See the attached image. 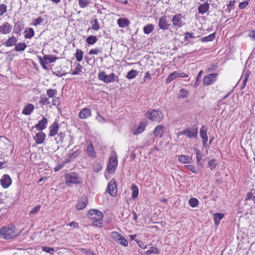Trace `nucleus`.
Listing matches in <instances>:
<instances>
[{"instance_id": "nucleus-1", "label": "nucleus", "mask_w": 255, "mask_h": 255, "mask_svg": "<svg viewBox=\"0 0 255 255\" xmlns=\"http://www.w3.org/2000/svg\"><path fill=\"white\" fill-rule=\"evenodd\" d=\"M21 232L16 230L14 225L9 224L0 228V237L5 240L11 239L18 236Z\"/></svg>"}, {"instance_id": "nucleus-2", "label": "nucleus", "mask_w": 255, "mask_h": 255, "mask_svg": "<svg viewBox=\"0 0 255 255\" xmlns=\"http://www.w3.org/2000/svg\"><path fill=\"white\" fill-rule=\"evenodd\" d=\"M87 217L88 219L93 221V226L101 227L102 226V220L104 215L101 211L96 209L90 210L88 211Z\"/></svg>"}, {"instance_id": "nucleus-3", "label": "nucleus", "mask_w": 255, "mask_h": 255, "mask_svg": "<svg viewBox=\"0 0 255 255\" xmlns=\"http://www.w3.org/2000/svg\"><path fill=\"white\" fill-rule=\"evenodd\" d=\"M65 183L67 186H72L73 184H79L82 183V179L76 172H72L65 175Z\"/></svg>"}, {"instance_id": "nucleus-4", "label": "nucleus", "mask_w": 255, "mask_h": 255, "mask_svg": "<svg viewBox=\"0 0 255 255\" xmlns=\"http://www.w3.org/2000/svg\"><path fill=\"white\" fill-rule=\"evenodd\" d=\"M198 128L196 126L186 128L178 132V135H185L189 138H196L197 136Z\"/></svg>"}, {"instance_id": "nucleus-5", "label": "nucleus", "mask_w": 255, "mask_h": 255, "mask_svg": "<svg viewBox=\"0 0 255 255\" xmlns=\"http://www.w3.org/2000/svg\"><path fill=\"white\" fill-rule=\"evenodd\" d=\"M98 78L104 83L113 82L115 80L116 75L112 73L109 75H106L105 72L101 71L98 73Z\"/></svg>"}, {"instance_id": "nucleus-6", "label": "nucleus", "mask_w": 255, "mask_h": 255, "mask_svg": "<svg viewBox=\"0 0 255 255\" xmlns=\"http://www.w3.org/2000/svg\"><path fill=\"white\" fill-rule=\"evenodd\" d=\"M172 22L173 26L176 29L181 28L185 24L183 20V16L181 13L176 14L173 15Z\"/></svg>"}, {"instance_id": "nucleus-7", "label": "nucleus", "mask_w": 255, "mask_h": 255, "mask_svg": "<svg viewBox=\"0 0 255 255\" xmlns=\"http://www.w3.org/2000/svg\"><path fill=\"white\" fill-rule=\"evenodd\" d=\"M107 192L113 197H116L117 195V186L114 179H112L108 183Z\"/></svg>"}, {"instance_id": "nucleus-8", "label": "nucleus", "mask_w": 255, "mask_h": 255, "mask_svg": "<svg viewBox=\"0 0 255 255\" xmlns=\"http://www.w3.org/2000/svg\"><path fill=\"white\" fill-rule=\"evenodd\" d=\"M218 74L213 73L207 75L203 80V84L204 86H209L214 84L217 80Z\"/></svg>"}, {"instance_id": "nucleus-9", "label": "nucleus", "mask_w": 255, "mask_h": 255, "mask_svg": "<svg viewBox=\"0 0 255 255\" xmlns=\"http://www.w3.org/2000/svg\"><path fill=\"white\" fill-rule=\"evenodd\" d=\"M146 117L151 121L159 123L163 119L162 113H146Z\"/></svg>"}, {"instance_id": "nucleus-10", "label": "nucleus", "mask_w": 255, "mask_h": 255, "mask_svg": "<svg viewBox=\"0 0 255 255\" xmlns=\"http://www.w3.org/2000/svg\"><path fill=\"white\" fill-rule=\"evenodd\" d=\"M12 26L8 22H5L0 25V34H7L11 32Z\"/></svg>"}, {"instance_id": "nucleus-11", "label": "nucleus", "mask_w": 255, "mask_h": 255, "mask_svg": "<svg viewBox=\"0 0 255 255\" xmlns=\"http://www.w3.org/2000/svg\"><path fill=\"white\" fill-rule=\"evenodd\" d=\"M11 179L8 174H4L0 179V184L3 188H7L11 184Z\"/></svg>"}, {"instance_id": "nucleus-12", "label": "nucleus", "mask_w": 255, "mask_h": 255, "mask_svg": "<svg viewBox=\"0 0 255 255\" xmlns=\"http://www.w3.org/2000/svg\"><path fill=\"white\" fill-rule=\"evenodd\" d=\"M158 26L159 28L162 30L169 29L170 24L168 23L166 16L164 15L159 18Z\"/></svg>"}, {"instance_id": "nucleus-13", "label": "nucleus", "mask_w": 255, "mask_h": 255, "mask_svg": "<svg viewBox=\"0 0 255 255\" xmlns=\"http://www.w3.org/2000/svg\"><path fill=\"white\" fill-rule=\"evenodd\" d=\"M118 164L117 158L115 156H112L110 158L109 165L107 167V170L109 173H113L115 171V167Z\"/></svg>"}, {"instance_id": "nucleus-14", "label": "nucleus", "mask_w": 255, "mask_h": 255, "mask_svg": "<svg viewBox=\"0 0 255 255\" xmlns=\"http://www.w3.org/2000/svg\"><path fill=\"white\" fill-rule=\"evenodd\" d=\"M146 124V120L144 119L140 121L137 128L133 131V134L137 135L142 133L145 130Z\"/></svg>"}, {"instance_id": "nucleus-15", "label": "nucleus", "mask_w": 255, "mask_h": 255, "mask_svg": "<svg viewBox=\"0 0 255 255\" xmlns=\"http://www.w3.org/2000/svg\"><path fill=\"white\" fill-rule=\"evenodd\" d=\"M59 128V124L57 122H54L52 125H51L49 128V136H55L58 132Z\"/></svg>"}, {"instance_id": "nucleus-16", "label": "nucleus", "mask_w": 255, "mask_h": 255, "mask_svg": "<svg viewBox=\"0 0 255 255\" xmlns=\"http://www.w3.org/2000/svg\"><path fill=\"white\" fill-rule=\"evenodd\" d=\"M47 124V120L46 118L43 117L38 123L34 126V128L38 130L42 131L46 128Z\"/></svg>"}, {"instance_id": "nucleus-17", "label": "nucleus", "mask_w": 255, "mask_h": 255, "mask_svg": "<svg viewBox=\"0 0 255 255\" xmlns=\"http://www.w3.org/2000/svg\"><path fill=\"white\" fill-rule=\"evenodd\" d=\"M79 153V149L74 151V149H72L71 150H70V152L67 154V156L64 161L67 163L70 162L72 160V159L76 158L78 156V154Z\"/></svg>"}, {"instance_id": "nucleus-18", "label": "nucleus", "mask_w": 255, "mask_h": 255, "mask_svg": "<svg viewBox=\"0 0 255 255\" xmlns=\"http://www.w3.org/2000/svg\"><path fill=\"white\" fill-rule=\"evenodd\" d=\"M46 137V134L42 131H40L38 133H36L35 137H34V139H35V142L37 144H40L42 143Z\"/></svg>"}, {"instance_id": "nucleus-19", "label": "nucleus", "mask_w": 255, "mask_h": 255, "mask_svg": "<svg viewBox=\"0 0 255 255\" xmlns=\"http://www.w3.org/2000/svg\"><path fill=\"white\" fill-rule=\"evenodd\" d=\"M17 41V38L13 35L8 37V38L3 43V45L6 47H11L15 45Z\"/></svg>"}, {"instance_id": "nucleus-20", "label": "nucleus", "mask_w": 255, "mask_h": 255, "mask_svg": "<svg viewBox=\"0 0 255 255\" xmlns=\"http://www.w3.org/2000/svg\"><path fill=\"white\" fill-rule=\"evenodd\" d=\"M164 127L161 125L156 126L154 130L153 134L156 137L161 138L164 132Z\"/></svg>"}, {"instance_id": "nucleus-21", "label": "nucleus", "mask_w": 255, "mask_h": 255, "mask_svg": "<svg viewBox=\"0 0 255 255\" xmlns=\"http://www.w3.org/2000/svg\"><path fill=\"white\" fill-rule=\"evenodd\" d=\"M90 24L91 25V29L94 31H98L100 29V23L98 19L94 17L90 21Z\"/></svg>"}, {"instance_id": "nucleus-22", "label": "nucleus", "mask_w": 255, "mask_h": 255, "mask_svg": "<svg viewBox=\"0 0 255 255\" xmlns=\"http://www.w3.org/2000/svg\"><path fill=\"white\" fill-rule=\"evenodd\" d=\"M209 8V3L206 1L199 5L198 8V12L200 14H204L206 13Z\"/></svg>"}, {"instance_id": "nucleus-23", "label": "nucleus", "mask_w": 255, "mask_h": 255, "mask_svg": "<svg viewBox=\"0 0 255 255\" xmlns=\"http://www.w3.org/2000/svg\"><path fill=\"white\" fill-rule=\"evenodd\" d=\"M117 24L120 28H125L129 25L130 21L126 18H120L117 20Z\"/></svg>"}, {"instance_id": "nucleus-24", "label": "nucleus", "mask_w": 255, "mask_h": 255, "mask_svg": "<svg viewBox=\"0 0 255 255\" xmlns=\"http://www.w3.org/2000/svg\"><path fill=\"white\" fill-rule=\"evenodd\" d=\"M86 151L88 155L91 157H96V152H95L93 145L91 142L87 146Z\"/></svg>"}, {"instance_id": "nucleus-25", "label": "nucleus", "mask_w": 255, "mask_h": 255, "mask_svg": "<svg viewBox=\"0 0 255 255\" xmlns=\"http://www.w3.org/2000/svg\"><path fill=\"white\" fill-rule=\"evenodd\" d=\"M24 37L25 39H31L35 34L34 31L32 28H26L23 32Z\"/></svg>"}, {"instance_id": "nucleus-26", "label": "nucleus", "mask_w": 255, "mask_h": 255, "mask_svg": "<svg viewBox=\"0 0 255 255\" xmlns=\"http://www.w3.org/2000/svg\"><path fill=\"white\" fill-rule=\"evenodd\" d=\"M88 204V199L87 198L79 201L76 206V209L78 210H82L85 208Z\"/></svg>"}, {"instance_id": "nucleus-27", "label": "nucleus", "mask_w": 255, "mask_h": 255, "mask_svg": "<svg viewBox=\"0 0 255 255\" xmlns=\"http://www.w3.org/2000/svg\"><path fill=\"white\" fill-rule=\"evenodd\" d=\"M178 77L179 72L176 71H174L170 75H169L167 77L166 79V83L169 84L171 83L172 81H173L174 79Z\"/></svg>"}, {"instance_id": "nucleus-28", "label": "nucleus", "mask_w": 255, "mask_h": 255, "mask_svg": "<svg viewBox=\"0 0 255 255\" xmlns=\"http://www.w3.org/2000/svg\"><path fill=\"white\" fill-rule=\"evenodd\" d=\"M224 214L223 213H215L213 215V219L215 222V224L216 225H219L220 221L224 217Z\"/></svg>"}, {"instance_id": "nucleus-29", "label": "nucleus", "mask_w": 255, "mask_h": 255, "mask_svg": "<svg viewBox=\"0 0 255 255\" xmlns=\"http://www.w3.org/2000/svg\"><path fill=\"white\" fill-rule=\"evenodd\" d=\"M178 160L182 163H189L191 162V157L187 155H180L178 156Z\"/></svg>"}, {"instance_id": "nucleus-30", "label": "nucleus", "mask_w": 255, "mask_h": 255, "mask_svg": "<svg viewBox=\"0 0 255 255\" xmlns=\"http://www.w3.org/2000/svg\"><path fill=\"white\" fill-rule=\"evenodd\" d=\"M57 59V57L52 55H45L42 58L45 61H47L48 64L54 62Z\"/></svg>"}, {"instance_id": "nucleus-31", "label": "nucleus", "mask_w": 255, "mask_h": 255, "mask_svg": "<svg viewBox=\"0 0 255 255\" xmlns=\"http://www.w3.org/2000/svg\"><path fill=\"white\" fill-rule=\"evenodd\" d=\"M253 200L255 202V189H251L246 195L245 200Z\"/></svg>"}, {"instance_id": "nucleus-32", "label": "nucleus", "mask_w": 255, "mask_h": 255, "mask_svg": "<svg viewBox=\"0 0 255 255\" xmlns=\"http://www.w3.org/2000/svg\"><path fill=\"white\" fill-rule=\"evenodd\" d=\"M154 30V25L151 23H148L143 27V30L144 34H149Z\"/></svg>"}, {"instance_id": "nucleus-33", "label": "nucleus", "mask_w": 255, "mask_h": 255, "mask_svg": "<svg viewBox=\"0 0 255 255\" xmlns=\"http://www.w3.org/2000/svg\"><path fill=\"white\" fill-rule=\"evenodd\" d=\"M27 45L24 42H19L16 43L14 47V50L15 51H23L26 48Z\"/></svg>"}, {"instance_id": "nucleus-34", "label": "nucleus", "mask_w": 255, "mask_h": 255, "mask_svg": "<svg viewBox=\"0 0 255 255\" xmlns=\"http://www.w3.org/2000/svg\"><path fill=\"white\" fill-rule=\"evenodd\" d=\"M189 96V92L185 89H181L180 90L178 94V98L179 99H184L187 98Z\"/></svg>"}, {"instance_id": "nucleus-35", "label": "nucleus", "mask_w": 255, "mask_h": 255, "mask_svg": "<svg viewBox=\"0 0 255 255\" xmlns=\"http://www.w3.org/2000/svg\"><path fill=\"white\" fill-rule=\"evenodd\" d=\"M74 55L77 61L81 62L82 61L83 57V52L82 50L77 49Z\"/></svg>"}, {"instance_id": "nucleus-36", "label": "nucleus", "mask_w": 255, "mask_h": 255, "mask_svg": "<svg viewBox=\"0 0 255 255\" xmlns=\"http://www.w3.org/2000/svg\"><path fill=\"white\" fill-rule=\"evenodd\" d=\"M138 75V71L136 70L132 69L128 71L126 75L128 79H132L136 77Z\"/></svg>"}, {"instance_id": "nucleus-37", "label": "nucleus", "mask_w": 255, "mask_h": 255, "mask_svg": "<svg viewBox=\"0 0 255 255\" xmlns=\"http://www.w3.org/2000/svg\"><path fill=\"white\" fill-rule=\"evenodd\" d=\"M98 41L97 37L95 35H90L86 39V42L89 45H93Z\"/></svg>"}, {"instance_id": "nucleus-38", "label": "nucleus", "mask_w": 255, "mask_h": 255, "mask_svg": "<svg viewBox=\"0 0 255 255\" xmlns=\"http://www.w3.org/2000/svg\"><path fill=\"white\" fill-rule=\"evenodd\" d=\"M131 190L132 191L131 197L133 199L136 198L138 196L139 192L138 187L135 184H132L131 187Z\"/></svg>"}, {"instance_id": "nucleus-39", "label": "nucleus", "mask_w": 255, "mask_h": 255, "mask_svg": "<svg viewBox=\"0 0 255 255\" xmlns=\"http://www.w3.org/2000/svg\"><path fill=\"white\" fill-rule=\"evenodd\" d=\"M194 150L196 155L197 163L198 165H202L203 164V162L201 161L202 156L201 152L199 150L197 149V148H195Z\"/></svg>"}, {"instance_id": "nucleus-40", "label": "nucleus", "mask_w": 255, "mask_h": 255, "mask_svg": "<svg viewBox=\"0 0 255 255\" xmlns=\"http://www.w3.org/2000/svg\"><path fill=\"white\" fill-rule=\"evenodd\" d=\"M43 21V18L41 16H39L37 18L33 19L30 24L32 26H37L42 23Z\"/></svg>"}, {"instance_id": "nucleus-41", "label": "nucleus", "mask_w": 255, "mask_h": 255, "mask_svg": "<svg viewBox=\"0 0 255 255\" xmlns=\"http://www.w3.org/2000/svg\"><path fill=\"white\" fill-rule=\"evenodd\" d=\"M215 38V34L214 33L209 34V35L202 37L201 41L202 42H208L213 41Z\"/></svg>"}, {"instance_id": "nucleus-42", "label": "nucleus", "mask_w": 255, "mask_h": 255, "mask_svg": "<svg viewBox=\"0 0 255 255\" xmlns=\"http://www.w3.org/2000/svg\"><path fill=\"white\" fill-rule=\"evenodd\" d=\"M199 37V36H195L194 34L192 32H187L184 34V40L185 41H189L190 39L195 38Z\"/></svg>"}, {"instance_id": "nucleus-43", "label": "nucleus", "mask_w": 255, "mask_h": 255, "mask_svg": "<svg viewBox=\"0 0 255 255\" xmlns=\"http://www.w3.org/2000/svg\"><path fill=\"white\" fill-rule=\"evenodd\" d=\"M82 66L80 64L78 63L75 69L72 71L71 74L74 75L79 74L81 72H82Z\"/></svg>"}, {"instance_id": "nucleus-44", "label": "nucleus", "mask_w": 255, "mask_h": 255, "mask_svg": "<svg viewBox=\"0 0 255 255\" xmlns=\"http://www.w3.org/2000/svg\"><path fill=\"white\" fill-rule=\"evenodd\" d=\"M23 25L19 21L15 23L14 26V29L16 33H18L22 30Z\"/></svg>"}, {"instance_id": "nucleus-45", "label": "nucleus", "mask_w": 255, "mask_h": 255, "mask_svg": "<svg viewBox=\"0 0 255 255\" xmlns=\"http://www.w3.org/2000/svg\"><path fill=\"white\" fill-rule=\"evenodd\" d=\"M199 201L197 199L195 198H191L189 201V204L192 207H196L198 205Z\"/></svg>"}, {"instance_id": "nucleus-46", "label": "nucleus", "mask_w": 255, "mask_h": 255, "mask_svg": "<svg viewBox=\"0 0 255 255\" xmlns=\"http://www.w3.org/2000/svg\"><path fill=\"white\" fill-rule=\"evenodd\" d=\"M57 91L56 89H49L46 91L47 95L49 98H53L57 94Z\"/></svg>"}, {"instance_id": "nucleus-47", "label": "nucleus", "mask_w": 255, "mask_h": 255, "mask_svg": "<svg viewBox=\"0 0 255 255\" xmlns=\"http://www.w3.org/2000/svg\"><path fill=\"white\" fill-rule=\"evenodd\" d=\"M111 236L112 239L115 241V242H118L119 241V239L122 235L120 234V233L117 232H113L111 233Z\"/></svg>"}, {"instance_id": "nucleus-48", "label": "nucleus", "mask_w": 255, "mask_h": 255, "mask_svg": "<svg viewBox=\"0 0 255 255\" xmlns=\"http://www.w3.org/2000/svg\"><path fill=\"white\" fill-rule=\"evenodd\" d=\"M208 164L210 169L214 170L217 165V160L212 159L209 161Z\"/></svg>"}, {"instance_id": "nucleus-49", "label": "nucleus", "mask_w": 255, "mask_h": 255, "mask_svg": "<svg viewBox=\"0 0 255 255\" xmlns=\"http://www.w3.org/2000/svg\"><path fill=\"white\" fill-rule=\"evenodd\" d=\"M207 128L205 126H202L200 129V135L201 138L207 137Z\"/></svg>"}, {"instance_id": "nucleus-50", "label": "nucleus", "mask_w": 255, "mask_h": 255, "mask_svg": "<svg viewBox=\"0 0 255 255\" xmlns=\"http://www.w3.org/2000/svg\"><path fill=\"white\" fill-rule=\"evenodd\" d=\"M78 2L80 7L85 8L90 3V0H78Z\"/></svg>"}, {"instance_id": "nucleus-51", "label": "nucleus", "mask_w": 255, "mask_h": 255, "mask_svg": "<svg viewBox=\"0 0 255 255\" xmlns=\"http://www.w3.org/2000/svg\"><path fill=\"white\" fill-rule=\"evenodd\" d=\"M34 108V107L33 105L28 104L24 107L22 112H32Z\"/></svg>"}, {"instance_id": "nucleus-52", "label": "nucleus", "mask_w": 255, "mask_h": 255, "mask_svg": "<svg viewBox=\"0 0 255 255\" xmlns=\"http://www.w3.org/2000/svg\"><path fill=\"white\" fill-rule=\"evenodd\" d=\"M103 167L101 163H96L93 165V170L95 172H98L101 171Z\"/></svg>"}, {"instance_id": "nucleus-53", "label": "nucleus", "mask_w": 255, "mask_h": 255, "mask_svg": "<svg viewBox=\"0 0 255 255\" xmlns=\"http://www.w3.org/2000/svg\"><path fill=\"white\" fill-rule=\"evenodd\" d=\"M120 245L124 247H127L128 245V242L127 239L123 236L119 239V241L118 242Z\"/></svg>"}, {"instance_id": "nucleus-54", "label": "nucleus", "mask_w": 255, "mask_h": 255, "mask_svg": "<svg viewBox=\"0 0 255 255\" xmlns=\"http://www.w3.org/2000/svg\"><path fill=\"white\" fill-rule=\"evenodd\" d=\"M249 77H250V73H245V75L244 76V79L243 81L242 89H244L246 87V86L247 85V83L249 80Z\"/></svg>"}, {"instance_id": "nucleus-55", "label": "nucleus", "mask_w": 255, "mask_h": 255, "mask_svg": "<svg viewBox=\"0 0 255 255\" xmlns=\"http://www.w3.org/2000/svg\"><path fill=\"white\" fill-rule=\"evenodd\" d=\"M41 249L42 251L45 252L47 253H49L51 255L53 254V252L54 251V248L52 247H42Z\"/></svg>"}, {"instance_id": "nucleus-56", "label": "nucleus", "mask_w": 255, "mask_h": 255, "mask_svg": "<svg viewBox=\"0 0 255 255\" xmlns=\"http://www.w3.org/2000/svg\"><path fill=\"white\" fill-rule=\"evenodd\" d=\"M7 11L6 4L2 3L0 4V16L3 15Z\"/></svg>"}, {"instance_id": "nucleus-57", "label": "nucleus", "mask_w": 255, "mask_h": 255, "mask_svg": "<svg viewBox=\"0 0 255 255\" xmlns=\"http://www.w3.org/2000/svg\"><path fill=\"white\" fill-rule=\"evenodd\" d=\"M52 105L56 107L59 110L60 106V101L58 97H55L52 100Z\"/></svg>"}, {"instance_id": "nucleus-58", "label": "nucleus", "mask_w": 255, "mask_h": 255, "mask_svg": "<svg viewBox=\"0 0 255 255\" xmlns=\"http://www.w3.org/2000/svg\"><path fill=\"white\" fill-rule=\"evenodd\" d=\"M81 250L85 255H96L94 251L90 249H82Z\"/></svg>"}, {"instance_id": "nucleus-59", "label": "nucleus", "mask_w": 255, "mask_h": 255, "mask_svg": "<svg viewBox=\"0 0 255 255\" xmlns=\"http://www.w3.org/2000/svg\"><path fill=\"white\" fill-rule=\"evenodd\" d=\"M56 134H57L58 137H59V142H60L61 143L63 142L64 141V138L66 136L65 131H60L59 132H58V133L57 132V133Z\"/></svg>"}, {"instance_id": "nucleus-60", "label": "nucleus", "mask_w": 255, "mask_h": 255, "mask_svg": "<svg viewBox=\"0 0 255 255\" xmlns=\"http://www.w3.org/2000/svg\"><path fill=\"white\" fill-rule=\"evenodd\" d=\"M152 253L158 254L159 252L158 249L156 247H152L150 248V250L146 252V254L148 255H149Z\"/></svg>"}, {"instance_id": "nucleus-61", "label": "nucleus", "mask_w": 255, "mask_h": 255, "mask_svg": "<svg viewBox=\"0 0 255 255\" xmlns=\"http://www.w3.org/2000/svg\"><path fill=\"white\" fill-rule=\"evenodd\" d=\"M67 163L65 162V161L63 162H62L61 163H59L54 168V170L55 172L58 171L61 169Z\"/></svg>"}, {"instance_id": "nucleus-62", "label": "nucleus", "mask_w": 255, "mask_h": 255, "mask_svg": "<svg viewBox=\"0 0 255 255\" xmlns=\"http://www.w3.org/2000/svg\"><path fill=\"white\" fill-rule=\"evenodd\" d=\"M249 4V1L246 0L241 2L239 4V7L240 9H243L245 8Z\"/></svg>"}, {"instance_id": "nucleus-63", "label": "nucleus", "mask_w": 255, "mask_h": 255, "mask_svg": "<svg viewBox=\"0 0 255 255\" xmlns=\"http://www.w3.org/2000/svg\"><path fill=\"white\" fill-rule=\"evenodd\" d=\"M79 118L81 119H86L91 115V113H79Z\"/></svg>"}, {"instance_id": "nucleus-64", "label": "nucleus", "mask_w": 255, "mask_h": 255, "mask_svg": "<svg viewBox=\"0 0 255 255\" xmlns=\"http://www.w3.org/2000/svg\"><path fill=\"white\" fill-rule=\"evenodd\" d=\"M96 118L99 122L101 123L107 121L103 117V116H101L99 113H97Z\"/></svg>"}]
</instances>
